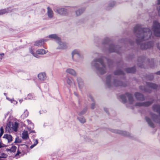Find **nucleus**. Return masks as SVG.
<instances>
[{"mask_svg": "<svg viewBox=\"0 0 160 160\" xmlns=\"http://www.w3.org/2000/svg\"><path fill=\"white\" fill-rule=\"evenodd\" d=\"M152 109L154 111L156 112L159 114V116H158L152 113H150V116L151 119L148 116H146L145 119L149 126L154 128V125L152 122V121L160 123V105L154 104L152 106Z\"/></svg>", "mask_w": 160, "mask_h": 160, "instance_id": "nucleus-1", "label": "nucleus"}, {"mask_svg": "<svg viewBox=\"0 0 160 160\" xmlns=\"http://www.w3.org/2000/svg\"><path fill=\"white\" fill-rule=\"evenodd\" d=\"M104 58L103 57H102L98 59H95L91 62L92 66L94 67L101 75L104 74L106 72Z\"/></svg>", "mask_w": 160, "mask_h": 160, "instance_id": "nucleus-2", "label": "nucleus"}, {"mask_svg": "<svg viewBox=\"0 0 160 160\" xmlns=\"http://www.w3.org/2000/svg\"><path fill=\"white\" fill-rule=\"evenodd\" d=\"M112 78V77L111 75L108 76L106 78V84L108 88H109L113 86L115 87L122 86L124 87L126 86L125 83H123L117 79H114L113 82L112 83L111 82Z\"/></svg>", "mask_w": 160, "mask_h": 160, "instance_id": "nucleus-3", "label": "nucleus"}, {"mask_svg": "<svg viewBox=\"0 0 160 160\" xmlns=\"http://www.w3.org/2000/svg\"><path fill=\"white\" fill-rule=\"evenodd\" d=\"M137 37L139 39L148 40L152 38L151 30L148 28L143 29L142 32L137 35Z\"/></svg>", "mask_w": 160, "mask_h": 160, "instance_id": "nucleus-4", "label": "nucleus"}, {"mask_svg": "<svg viewBox=\"0 0 160 160\" xmlns=\"http://www.w3.org/2000/svg\"><path fill=\"white\" fill-rule=\"evenodd\" d=\"M147 86H140L139 89L145 92H151V89H156L159 87L157 85L151 82H147Z\"/></svg>", "mask_w": 160, "mask_h": 160, "instance_id": "nucleus-5", "label": "nucleus"}, {"mask_svg": "<svg viewBox=\"0 0 160 160\" xmlns=\"http://www.w3.org/2000/svg\"><path fill=\"white\" fill-rule=\"evenodd\" d=\"M144 41H136V43L142 49H146L153 47V41H150L147 43L144 42Z\"/></svg>", "mask_w": 160, "mask_h": 160, "instance_id": "nucleus-6", "label": "nucleus"}, {"mask_svg": "<svg viewBox=\"0 0 160 160\" xmlns=\"http://www.w3.org/2000/svg\"><path fill=\"white\" fill-rule=\"evenodd\" d=\"M151 29L156 36L160 37V23L157 21H154Z\"/></svg>", "mask_w": 160, "mask_h": 160, "instance_id": "nucleus-7", "label": "nucleus"}, {"mask_svg": "<svg viewBox=\"0 0 160 160\" xmlns=\"http://www.w3.org/2000/svg\"><path fill=\"white\" fill-rule=\"evenodd\" d=\"M33 48H31L30 50V52L33 56L37 58H40L39 55H43L46 53V51L43 49H38L37 50L35 53L33 51Z\"/></svg>", "mask_w": 160, "mask_h": 160, "instance_id": "nucleus-8", "label": "nucleus"}, {"mask_svg": "<svg viewBox=\"0 0 160 160\" xmlns=\"http://www.w3.org/2000/svg\"><path fill=\"white\" fill-rule=\"evenodd\" d=\"M57 41L58 45L57 49H64L67 48V44L64 42H62V41Z\"/></svg>", "mask_w": 160, "mask_h": 160, "instance_id": "nucleus-9", "label": "nucleus"}, {"mask_svg": "<svg viewBox=\"0 0 160 160\" xmlns=\"http://www.w3.org/2000/svg\"><path fill=\"white\" fill-rule=\"evenodd\" d=\"M153 102L152 101H147L143 102H137L135 104L136 106L148 107L151 105Z\"/></svg>", "mask_w": 160, "mask_h": 160, "instance_id": "nucleus-10", "label": "nucleus"}, {"mask_svg": "<svg viewBox=\"0 0 160 160\" xmlns=\"http://www.w3.org/2000/svg\"><path fill=\"white\" fill-rule=\"evenodd\" d=\"M56 12L61 15H65L67 14V11L66 9L63 8H58L57 9Z\"/></svg>", "mask_w": 160, "mask_h": 160, "instance_id": "nucleus-11", "label": "nucleus"}, {"mask_svg": "<svg viewBox=\"0 0 160 160\" xmlns=\"http://www.w3.org/2000/svg\"><path fill=\"white\" fill-rule=\"evenodd\" d=\"M134 96L135 98L138 100L144 101L145 99L143 95L139 92L135 93Z\"/></svg>", "mask_w": 160, "mask_h": 160, "instance_id": "nucleus-12", "label": "nucleus"}, {"mask_svg": "<svg viewBox=\"0 0 160 160\" xmlns=\"http://www.w3.org/2000/svg\"><path fill=\"white\" fill-rule=\"evenodd\" d=\"M47 14L48 17L50 18H52L54 16V13L52 10L49 7L47 8Z\"/></svg>", "mask_w": 160, "mask_h": 160, "instance_id": "nucleus-13", "label": "nucleus"}, {"mask_svg": "<svg viewBox=\"0 0 160 160\" xmlns=\"http://www.w3.org/2000/svg\"><path fill=\"white\" fill-rule=\"evenodd\" d=\"M72 57L73 59L75 60H77L75 59V58L76 57L78 58H80V56L78 50H75L72 52Z\"/></svg>", "mask_w": 160, "mask_h": 160, "instance_id": "nucleus-14", "label": "nucleus"}, {"mask_svg": "<svg viewBox=\"0 0 160 160\" xmlns=\"http://www.w3.org/2000/svg\"><path fill=\"white\" fill-rule=\"evenodd\" d=\"M48 37L49 39L56 40H59L61 39L58 35L55 34H50L48 36Z\"/></svg>", "mask_w": 160, "mask_h": 160, "instance_id": "nucleus-15", "label": "nucleus"}, {"mask_svg": "<svg viewBox=\"0 0 160 160\" xmlns=\"http://www.w3.org/2000/svg\"><path fill=\"white\" fill-rule=\"evenodd\" d=\"M125 95L127 96L128 98L129 103L130 104H132L134 101V100L132 95L131 94L128 93H126L125 94Z\"/></svg>", "mask_w": 160, "mask_h": 160, "instance_id": "nucleus-16", "label": "nucleus"}, {"mask_svg": "<svg viewBox=\"0 0 160 160\" xmlns=\"http://www.w3.org/2000/svg\"><path fill=\"white\" fill-rule=\"evenodd\" d=\"M114 133H118L124 136H129V133L125 131H122L119 130H114Z\"/></svg>", "mask_w": 160, "mask_h": 160, "instance_id": "nucleus-17", "label": "nucleus"}, {"mask_svg": "<svg viewBox=\"0 0 160 160\" xmlns=\"http://www.w3.org/2000/svg\"><path fill=\"white\" fill-rule=\"evenodd\" d=\"M142 26L140 24L136 25L133 28V31L134 33H136L138 32L141 30Z\"/></svg>", "mask_w": 160, "mask_h": 160, "instance_id": "nucleus-18", "label": "nucleus"}, {"mask_svg": "<svg viewBox=\"0 0 160 160\" xmlns=\"http://www.w3.org/2000/svg\"><path fill=\"white\" fill-rule=\"evenodd\" d=\"M66 72L73 76H76L77 75L75 71L72 68H68L67 69Z\"/></svg>", "mask_w": 160, "mask_h": 160, "instance_id": "nucleus-19", "label": "nucleus"}, {"mask_svg": "<svg viewBox=\"0 0 160 160\" xmlns=\"http://www.w3.org/2000/svg\"><path fill=\"white\" fill-rule=\"evenodd\" d=\"M38 78L41 81H43L46 78V75L45 73H41L38 74Z\"/></svg>", "mask_w": 160, "mask_h": 160, "instance_id": "nucleus-20", "label": "nucleus"}, {"mask_svg": "<svg viewBox=\"0 0 160 160\" xmlns=\"http://www.w3.org/2000/svg\"><path fill=\"white\" fill-rule=\"evenodd\" d=\"M44 41H37L35 42L34 45L38 47H41L44 44Z\"/></svg>", "mask_w": 160, "mask_h": 160, "instance_id": "nucleus-21", "label": "nucleus"}, {"mask_svg": "<svg viewBox=\"0 0 160 160\" xmlns=\"http://www.w3.org/2000/svg\"><path fill=\"white\" fill-rule=\"evenodd\" d=\"M3 138L7 139L8 140V142H11L12 140V137L10 134H5L4 135Z\"/></svg>", "mask_w": 160, "mask_h": 160, "instance_id": "nucleus-22", "label": "nucleus"}, {"mask_svg": "<svg viewBox=\"0 0 160 160\" xmlns=\"http://www.w3.org/2000/svg\"><path fill=\"white\" fill-rule=\"evenodd\" d=\"M72 80V78H69L68 77H67L65 78L66 82L67 84L70 86H71L73 84Z\"/></svg>", "mask_w": 160, "mask_h": 160, "instance_id": "nucleus-23", "label": "nucleus"}, {"mask_svg": "<svg viewBox=\"0 0 160 160\" xmlns=\"http://www.w3.org/2000/svg\"><path fill=\"white\" fill-rule=\"evenodd\" d=\"M125 71L128 73H134L136 71V68L135 67L131 68H128L126 69Z\"/></svg>", "mask_w": 160, "mask_h": 160, "instance_id": "nucleus-24", "label": "nucleus"}, {"mask_svg": "<svg viewBox=\"0 0 160 160\" xmlns=\"http://www.w3.org/2000/svg\"><path fill=\"white\" fill-rule=\"evenodd\" d=\"M84 11L83 8H81L78 9L75 11L76 15L77 16H79L82 14Z\"/></svg>", "mask_w": 160, "mask_h": 160, "instance_id": "nucleus-25", "label": "nucleus"}, {"mask_svg": "<svg viewBox=\"0 0 160 160\" xmlns=\"http://www.w3.org/2000/svg\"><path fill=\"white\" fill-rule=\"evenodd\" d=\"M22 138L25 140L27 139L28 138V132L27 131L23 132L22 134Z\"/></svg>", "mask_w": 160, "mask_h": 160, "instance_id": "nucleus-26", "label": "nucleus"}, {"mask_svg": "<svg viewBox=\"0 0 160 160\" xmlns=\"http://www.w3.org/2000/svg\"><path fill=\"white\" fill-rule=\"evenodd\" d=\"M114 74L115 75H124V72L121 70H117L114 72Z\"/></svg>", "mask_w": 160, "mask_h": 160, "instance_id": "nucleus-27", "label": "nucleus"}, {"mask_svg": "<svg viewBox=\"0 0 160 160\" xmlns=\"http://www.w3.org/2000/svg\"><path fill=\"white\" fill-rule=\"evenodd\" d=\"M18 127V124L16 122H15L13 125H12V128L14 131L17 132Z\"/></svg>", "mask_w": 160, "mask_h": 160, "instance_id": "nucleus-28", "label": "nucleus"}, {"mask_svg": "<svg viewBox=\"0 0 160 160\" xmlns=\"http://www.w3.org/2000/svg\"><path fill=\"white\" fill-rule=\"evenodd\" d=\"M77 81L78 83V86L80 88H82V86L83 85V83L82 80L80 78H78Z\"/></svg>", "mask_w": 160, "mask_h": 160, "instance_id": "nucleus-29", "label": "nucleus"}, {"mask_svg": "<svg viewBox=\"0 0 160 160\" xmlns=\"http://www.w3.org/2000/svg\"><path fill=\"white\" fill-rule=\"evenodd\" d=\"M146 79L148 80H152L154 78V76L153 74H150V75H147L146 76Z\"/></svg>", "mask_w": 160, "mask_h": 160, "instance_id": "nucleus-30", "label": "nucleus"}, {"mask_svg": "<svg viewBox=\"0 0 160 160\" xmlns=\"http://www.w3.org/2000/svg\"><path fill=\"white\" fill-rule=\"evenodd\" d=\"M120 98L122 100L123 103H125L127 102V99L125 95H121L120 96Z\"/></svg>", "mask_w": 160, "mask_h": 160, "instance_id": "nucleus-31", "label": "nucleus"}, {"mask_svg": "<svg viewBox=\"0 0 160 160\" xmlns=\"http://www.w3.org/2000/svg\"><path fill=\"white\" fill-rule=\"evenodd\" d=\"M28 115V112L27 110H25L23 114L22 115L21 117L23 118H27Z\"/></svg>", "mask_w": 160, "mask_h": 160, "instance_id": "nucleus-32", "label": "nucleus"}, {"mask_svg": "<svg viewBox=\"0 0 160 160\" xmlns=\"http://www.w3.org/2000/svg\"><path fill=\"white\" fill-rule=\"evenodd\" d=\"M115 47L114 45H111L110 46V51L111 52H116L115 49Z\"/></svg>", "mask_w": 160, "mask_h": 160, "instance_id": "nucleus-33", "label": "nucleus"}, {"mask_svg": "<svg viewBox=\"0 0 160 160\" xmlns=\"http://www.w3.org/2000/svg\"><path fill=\"white\" fill-rule=\"evenodd\" d=\"M8 12V11L7 9L0 10V15H2Z\"/></svg>", "mask_w": 160, "mask_h": 160, "instance_id": "nucleus-34", "label": "nucleus"}, {"mask_svg": "<svg viewBox=\"0 0 160 160\" xmlns=\"http://www.w3.org/2000/svg\"><path fill=\"white\" fill-rule=\"evenodd\" d=\"M79 120L82 123H84L86 122L85 118L82 117H79L78 118Z\"/></svg>", "mask_w": 160, "mask_h": 160, "instance_id": "nucleus-35", "label": "nucleus"}, {"mask_svg": "<svg viewBox=\"0 0 160 160\" xmlns=\"http://www.w3.org/2000/svg\"><path fill=\"white\" fill-rule=\"evenodd\" d=\"M115 5V2H110L108 5V8H112L114 7ZM109 8H108V9H109Z\"/></svg>", "mask_w": 160, "mask_h": 160, "instance_id": "nucleus-36", "label": "nucleus"}, {"mask_svg": "<svg viewBox=\"0 0 160 160\" xmlns=\"http://www.w3.org/2000/svg\"><path fill=\"white\" fill-rule=\"evenodd\" d=\"M8 156V155L4 153H2L0 156V158H6Z\"/></svg>", "mask_w": 160, "mask_h": 160, "instance_id": "nucleus-37", "label": "nucleus"}, {"mask_svg": "<svg viewBox=\"0 0 160 160\" xmlns=\"http://www.w3.org/2000/svg\"><path fill=\"white\" fill-rule=\"evenodd\" d=\"M16 148H17L15 146H12V147L10 148L11 152H15L16 150Z\"/></svg>", "mask_w": 160, "mask_h": 160, "instance_id": "nucleus-38", "label": "nucleus"}, {"mask_svg": "<svg viewBox=\"0 0 160 160\" xmlns=\"http://www.w3.org/2000/svg\"><path fill=\"white\" fill-rule=\"evenodd\" d=\"M22 142V141L21 139H20L18 137L16 138L14 142L15 143H21Z\"/></svg>", "mask_w": 160, "mask_h": 160, "instance_id": "nucleus-39", "label": "nucleus"}, {"mask_svg": "<svg viewBox=\"0 0 160 160\" xmlns=\"http://www.w3.org/2000/svg\"><path fill=\"white\" fill-rule=\"evenodd\" d=\"M0 137H1L4 133L3 128L2 127H1L0 128Z\"/></svg>", "mask_w": 160, "mask_h": 160, "instance_id": "nucleus-40", "label": "nucleus"}, {"mask_svg": "<svg viewBox=\"0 0 160 160\" xmlns=\"http://www.w3.org/2000/svg\"><path fill=\"white\" fill-rule=\"evenodd\" d=\"M27 122L28 123V124H31V125L32 126V128L33 127H34V124L33 123H32V122H31V121L28 120V119H27Z\"/></svg>", "mask_w": 160, "mask_h": 160, "instance_id": "nucleus-41", "label": "nucleus"}, {"mask_svg": "<svg viewBox=\"0 0 160 160\" xmlns=\"http://www.w3.org/2000/svg\"><path fill=\"white\" fill-rule=\"evenodd\" d=\"M27 98L28 99H31L33 98V97L31 94H29Z\"/></svg>", "mask_w": 160, "mask_h": 160, "instance_id": "nucleus-42", "label": "nucleus"}, {"mask_svg": "<svg viewBox=\"0 0 160 160\" xmlns=\"http://www.w3.org/2000/svg\"><path fill=\"white\" fill-rule=\"evenodd\" d=\"M6 145L2 143L1 142H0V148L2 147H6Z\"/></svg>", "mask_w": 160, "mask_h": 160, "instance_id": "nucleus-43", "label": "nucleus"}, {"mask_svg": "<svg viewBox=\"0 0 160 160\" xmlns=\"http://www.w3.org/2000/svg\"><path fill=\"white\" fill-rule=\"evenodd\" d=\"M86 111V109H84L83 110H82V112H81L80 113V115H82L83 114H84Z\"/></svg>", "mask_w": 160, "mask_h": 160, "instance_id": "nucleus-44", "label": "nucleus"}, {"mask_svg": "<svg viewBox=\"0 0 160 160\" xmlns=\"http://www.w3.org/2000/svg\"><path fill=\"white\" fill-rule=\"evenodd\" d=\"M10 128V127H9V126H7L6 128V132H10V131H9V129Z\"/></svg>", "mask_w": 160, "mask_h": 160, "instance_id": "nucleus-45", "label": "nucleus"}, {"mask_svg": "<svg viewBox=\"0 0 160 160\" xmlns=\"http://www.w3.org/2000/svg\"><path fill=\"white\" fill-rule=\"evenodd\" d=\"M157 48L160 50V43H158L157 44Z\"/></svg>", "mask_w": 160, "mask_h": 160, "instance_id": "nucleus-46", "label": "nucleus"}, {"mask_svg": "<svg viewBox=\"0 0 160 160\" xmlns=\"http://www.w3.org/2000/svg\"><path fill=\"white\" fill-rule=\"evenodd\" d=\"M38 143V140L36 139L35 140L34 142V145H36Z\"/></svg>", "mask_w": 160, "mask_h": 160, "instance_id": "nucleus-47", "label": "nucleus"}, {"mask_svg": "<svg viewBox=\"0 0 160 160\" xmlns=\"http://www.w3.org/2000/svg\"><path fill=\"white\" fill-rule=\"evenodd\" d=\"M95 107V103H92L91 105V108L92 109H93Z\"/></svg>", "mask_w": 160, "mask_h": 160, "instance_id": "nucleus-48", "label": "nucleus"}, {"mask_svg": "<svg viewBox=\"0 0 160 160\" xmlns=\"http://www.w3.org/2000/svg\"><path fill=\"white\" fill-rule=\"evenodd\" d=\"M21 153V152L19 151H18L17 152V153L16 154L15 156H17L19 155V154Z\"/></svg>", "mask_w": 160, "mask_h": 160, "instance_id": "nucleus-49", "label": "nucleus"}, {"mask_svg": "<svg viewBox=\"0 0 160 160\" xmlns=\"http://www.w3.org/2000/svg\"><path fill=\"white\" fill-rule=\"evenodd\" d=\"M154 59H152L151 60V62H150V64H154Z\"/></svg>", "mask_w": 160, "mask_h": 160, "instance_id": "nucleus-50", "label": "nucleus"}, {"mask_svg": "<svg viewBox=\"0 0 160 160\" xmlns=\"http://www.w3.org/2000/svg\"><path fill=\"white\" fill-rule=\"evenodd\" d=\"M36 145H34V144H33V145H32L31 146H30V148H33Z\"/></svg>", "mask_w": 160, "mask_h": 160, "instance_id": "nucleus-51", "label": "nucleus"}, {"mask_svg": "<svg viewBox=\"0 0 160 160\" xmlns=\"http://www.w3.org/2000/svg\"><path fill=\"white\" fill-rule=\"evenodd\" d=\"M36 145H34V144H33V145H32L31 146H30V148H33Z\"/></svg>", "mask_w": 160, "mask_h": 160, "instance_id": "nucleus-52", "label": "nucleus"}, {"mask_svg": "<svg viewBox=\"0 0 160 160\" xmlns=\"http://www.w3.org/2000/svg\"><path fill=\"white\" fill-rule=\"evenodd\" d=\"M6 151H7V152L9 151V152H11V149L10 148V149H8V148L6 149Z\"/></svg>", "mask_w": 160, "mask_h": 160, "instance_id": "nucleus-53", "label": "nucleus"}, {"mask_svg": "<svg viewBox=\"0 0 160 160\" xmlns=\"http://www.w3.org/2000/svg\"><path fill=\"white\" fill-rule=\"evenodd\" d=\"M156 74L160 75V71L157 72L156 73Z\"/></svg>", "mask_w": 160, "mask_h": 160, "instance_id": "nucleus-54", "label": "nucleus"}, {"mask_svg": "<svg viewBox=\"0 0 160 160\" xmlns=\"http://www.w3.org/2000/svg\"><path fill=\"white\" fill-rule=\"evenodd\" d=\"M108 63L109 62H110L111 63H112V61L111 60H108Z\"/></svg>", "mask_w": 160, "mask_h": 160, "instance_id": "nucleus-55", "label": "nucleus"}, {"mask_svg": "<svg viewBox=\"0 0 160 160\" xmlns=\"http://www.w3.org/2000/svg\"><path fill=\"white\" fill-rule=\"evenodd\" d=\"M90 98L91 99V100L92 101H93V98H92V97L91 96H90Z\"/></svg>", "mask_w": 160, "mask_h": 160, "instance_id": "nucleus-56", "label": "nucleus"}, {"mask_svg": "<svg viewBox=\"0 0 160 160\" xmlns=\"http://www.w3.org/2000/svg\"><path fill=\"white\" fill-rule=\"evenodd\" d=\"M104 110L106 112H108V109L106 108H104Z\"/></svg>", "mask_w": 160, "mask_h": 160, "instance_id": "nucleus-57", "label": "nucleus"}, {"mask_svg": "<svg viewBox=\"0 0 160 160\" xmlns=\"http://www.w3.org/2000/svg\"><path fill=\"white\" fill-rule=\"evenodd\" d=\"M0 55L1 56H4V54L3 53H2L0 54Z\"/></svg>", "mask_w": 160, "mask_h": 160, "instance_id": "nucleus-58", "label": "nucleus"}, {"mask_svg": "<svg viewBox=\"0 0 160 160\" xmlns=\"http://www.w3.org/2000/svg\"><path fill=\"white\" fill-rule=\"evenodd\" d=\"M74 94H75V95L77 96V94L75 92Z\"/></svg>", "mask_w": 160, "mask_h": 160, "instance_id": "nucleus-59", "label": "nucleus"}, {"mask_svg": "<svg viewBox=\"0 0 160 160\" xmlns=\"http://www.w3.org/2000/svg\"><path fill=\"white\" fill-rule=\"evenodd\" d=\"M4 95L5 96H6L7 94H6V93H4Z\"/></svg>", "mask_w": 160, "mask_h": 160, "instance_id": "nucleus-60", "label": "nucleus"}, {"mask_svg": "<svg viewBox=\"0 0 160 160\" xmlns=\"http://www.w3.org/2000/svg\"><path fill=\"white\" fill-rule=\"evenodd\" d=\"M7 98V99H8V100H10L7 97V98Z\"/></svg>", "mask_w": 160, "mask_h": 160, "instance_id": "nucleus-61", "label": "nucleus"}, {"mask_svg": "<svg viewBox=\"0 0 160 160\" xmlns=\"http://www.w3.org/2000/svg\"><path fill=\"white\" fill-rule=\"evenodd\" d=\"M150 67H151V68H152L153 67V66H150Z\"/></svg>", "mask_w": 160, "mask_h": 160, "instance_id": "nucleus-62", "label": "nucleus"}, {"mask_svg": "<svg viewBox=\"0 0 160 160\" xmlns=\"http://www.w3.org/2000/svg\"><path fill=\"white\" fill-rule=\"evenodd\" d=\"M10 100L11 101V102H12V100Z\"/></svg>", "mask_w": 160, "mask_h": 160, "instance_id": "nucleus-63", "label": "nucleus"}, {"mask_svg": "<svg viewBox=\"0 0 160 160\" xmlns=\"http://www.w3.org/2000/svg\"><path fill=\"white\" fill-rule=\"evenodd\" d=\"M140 67H141V68H142V66H139Z\"/></svg>", "mask_w": 160, "mask_h": 160, "instance_id": "nucleus-64", "label": "nucleus"}]
</instances>
